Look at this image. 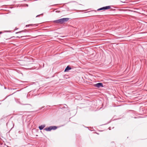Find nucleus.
<instances>
[{
    "instance_id": "f257e3e1",
    "label": "nucleus",
    "mask_w": 147,
    "mask_h": 147,
    "mask_svg": "<svg viewBox=\"0 0 147 147\" xmlns=\"http://www.w3.org/2000/svg\"><path fill=\"white\" fill-rule=\"evenodd\" d=\"M69 20V18H63L54 20L53 22L58 24H63L67 22Z\"/></svg>"
},
{
    "instance_id": "f03ea898",
    "label": "nucleus",
    "mask_w": 147,
    "mask_h": 147,
    "mask_svg": "<svg viewBox=\"0 0 147 147\" xmlns=\"http://www.w3.org/2000/svg\"><path fill=\"white\" fill-rule=\"evenodd\" d=\"M57 128V127L56 126H51L49 127L45 128L44 129V130L47 131H50L51 130H55Z\"/></svg>"
},
{
    "instance_id": "7ed1b4c3",
    "label": "nucleus",
    "mask_w": 147,
    "mask_h": 147,
    "mask_svg": "<svg viewBox=\"0 0 147 147\" xmlns=\"http://www.w3.org/2000/svg\"><path fill=\"white\" fill-rule=\"evenodd\" d=\"M111 8V6H108L105 7H103L102 8L98 9H97V11L101 10H106L110 9Z\"/></svg>"
},
{
    "instance_id": "20e7f679",
    "label": "nucleus",
    "mask_w": 147,
    "mask_h": 147,
    "mask_svg": "<svg viewBox=\"0 0 147 147\" xmlns=\"http://www.w3.org/2000/svg\"><path fill=\"white\" fill-rule=\"evenodd\" d=\"M94 86L95 87H97L98 88L103 87V84L102 83H99L95 84Z\"/></svg>"
},
{
    "instance_id": "39448f33",
    "label": "nucleus",
    "mask_w": 147,
    "mask_h": 147,
    "mask_svg": "<svg viewBox=\"0 0 147 147\" xmlns=\"http://www.w3.org/2000/svg\"><path fill=\"white\" fill-rule=\"evenodd\" d=\"M45 127V125H42L39 127V128L40 130L42 129Z\"/></svg>"
},
{
    "instance_id": "423d86ee",
    "label": "nucleus",
    "mask_w": 147,
    "mask_h": 147,
    "mask_svg": "<svg viewBox=\"0 0 147 147\" xmlns=\"http://www.w3.org/2000/svg\"><path fill=\"white\" fill-rule=\"evenodd\" d=\"M71 69V68L69 66H68L65 69L64 71L65 72L67 71L68 70Z\"/></svg>"
},
{
    "instance_id": "0eeeda50",
    "label": "nucleus",
    "mask_w": 147,
    "mask_h": 147,
    "mask_svg": "<svg viewBox=\"0 0 147 147\" xmlns=\"http://www.w3.org/2000/svg\"><path fill=\"white\" fill-rule=\"evenodd\" d=\"M34 25H36V26H37V25H36L35 24H30L26 25V27H27L29 26H34Z\"/></svg>"
},
{
    "instance_id": "6e6552de",
    "label": "nucleus",
    "mask_w": 147,
    "mask_h": 147,
    "mask_svg": "<svg viewBox=\"0 0 147 147\" xmlns=\"http://www.w3.org/2000/svg\"><path fill=\"white\" fill-rule=\"evenodd\" d=\"M24 32V30H22V31H19V32H16V34H18V33H20L21 32Z\"/></svg>"
},
{
    "instance_id": "1a4fd4ad",
    "label": "nucleus",
    "mask_w": 147,
    "mask_h": 147,
    "mask_svg": "<svg viewBox=\"0 0 147 147\" xmlns=\"http://www.w3.org/2000/svg\"><path fill=\"white\" fill-rule=\"evenodd\" d=\"M40 15H41L40 14V15H38L37 16H36V17H39V16H40Z\"/></svg>"
},
{
    "instance_id": "9d476101",
    "label": "nucleus",
    "mask_w": 147,
    "mask_h": 147,
    "mask_svg": "<svg viewBox=\"0 0 147 147\" xmlns=\"http://www.w3.org/2000/svg\"><path fill=\"white\" fill-rule=\"evenodd\" d=\"M2 33V32H0V34H1Z\"/></svg>"
}]
</instances>
